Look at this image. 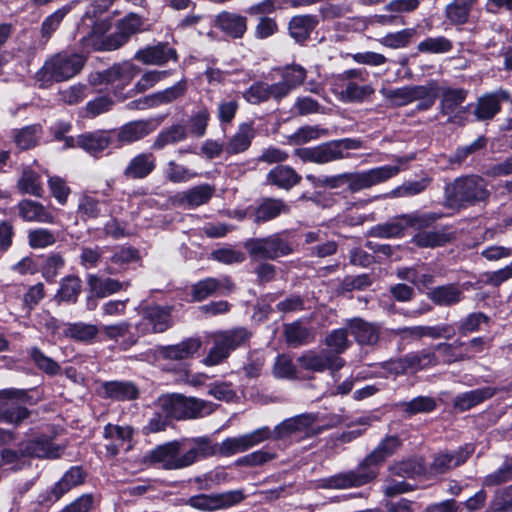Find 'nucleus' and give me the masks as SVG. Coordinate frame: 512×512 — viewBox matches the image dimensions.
I'll list each match as a JSON object with an SVG mask.
<instances>
[{
	"instance_id": "23",
	"label": "nucleus",
	"mask_w": 512,
	"mask_h": 512,
	"mask_svg": "<svg viewBox=\"0 0 512 512\" xmlns=\"http://www.w3.org/2000/svg\"><path fill=\"white\" fill-rule=\"evenodd\" d=\"M157 167V158L152 152H141L133 156L123 171L127 180H142L151 175Z\"/></svg>"
},
{
	"instance_id": "45",
	"label": "nucleus",
	"mask_w": 512,
	"mask_h": 512,
	"mask_svg": "<svg viewBox=\"0 0 512 512\" xmlns=\"http://www.w3.org/2000/svg\"><path fill=\"white\" fill-rule=\"evenodd\" d=\"M501 111V103L495 94H485L478 98L474 115L477 121L491 120Z\"/></svg>"
},
{
	"instance_id": "39",
	"label": "nucleus",
	"mask_w": 512,
	"mask_h": 512,
	"mask_svg": "<svg viewBox=\"0 0 512 512\" xmlns=\"http://www.w3.org/2000/svg\"><path fill=\"white\" fill-rule=\"evenodd\" d=\"M66 261L60 252H51L39 256V272L49 284H54L59 271L65 267Z\"/></svg>"
},
{
	"instance_id": "17",
	"label": "nucleus",
	"mask_w": 512,
	"mask_h": 512,
	"mask_svg": "<svg viewBox=\"0 0 512 512\" xmlns=\"http://www.w3.org/2000/svg\"><path fill=\"white\" fill-rule=\"evenodd\" d=\"M134 59L145 65L164 66L169 61L178 62L179 54L169 42L159 41L155 45H146L137 50Z\"/></svg>"
},
{
	"instance_id": "14",
	"label": "nucleus",
	"mask_w": 512,
	"mask_h": 512,
	"mask_svg": "<svg viewBox=\"0 0 512 512\" xmlns=\"http://www.w3.org/2000/svg\"><path fill=\"white\" fill-rule=\"evenodd\" d=\"M205 402L181 394L170 395L163 403L167 416L176 420L196 419L203 416Z\"/></svg>"
},
{
	"instance_id": "5",
	"label": "nucleus",
	"mask_w": 512,
	"mask_h": 512,
	"mask_svg": "<svg viewBox=\"0 0 512 512\" xmlns=\"http://www.w3.org/2000/svg\"><path fill=\"white\" fill-rule=\"evenodd\" d=\"M271 436V429L268 426L260 427L250 433L238 437H227L220 444L213 443L208 436L198 437L199 452L201 460L212 456L230 457L240 452L247 451L268 440Z\"/></svg>"
},
{
	"instance_id": "2",
	"label": "nucleus",
	"mask_w": 512,
	"mask_h": 512,
	"mask_svg": "<svg viewBox=\"0 0 512 512\" xmlns=\"http://www.w3.org/2000/svg\"><path fill=\"white\" fill-rule=\"evenodd\" d=\"M489 197L486 180L480 175L470 174L445 185L443 204L448 209L462 211L487 201Z\"/></svg>"
},
{
	"instance_id": "62",
	"label": "nucleus",
	"mask_w": 512,
	"mask_h": 512,
	"mask_svg": "<svg viewBox=\"0 0 512 512\" xmlns=\"http://www.w3.org/2000/svg\"><path fill=\"white\" fill-rule=\"evenodd\" d=\"M416 34L415 28H405L394 33H388L380 39V43L391 49L404 48L409 45L412 37Z\"/></svg>"
},
{
	"instance_id": "22",
	"label": "nucleus",
	"mask_w": 512,
	"mask_h": 512,
	"mask_svg": "<svg viewBox=\"0 0 512 512\" xmlns=\"http://www.w3.org/2000/svg\"><path fill=\"white\" fill-rule=\"evenodd\" d=\"M319 17L315 14H300L291 17L288 22L289 36L299 45H305L311 34L319 25Z\"/></svg>"
},
{
	"instance_id": "44",
	"label": "nucleus",
	"mask_w": 512,
	"mask_h": 512,
	"mask_svg": "<svg viewBox=\"0 0 512 512\" xmlns=\"http://www.w3.org/2000/svg\"><path fill=\"white\" fill-rule=\"evenodd\" d=\"M468 90L464 88L445 87L442 89L440 100V113L450 115L466 100Z\"/></svg>"
},
{
	"instance_id": "40",
	"label": "nucleus",
	"mask_w": 512,
	"mask_h": 512,
	"mask_svg": "<svg viewBox=\"0 0 512 512\" xmlns=\"http://www.w3.org/2000/svg\"><path fill=\"white\" fill-rule=\"evenodd\" d=\"M426 465L423 458H408L395 462L389 467L392 475L415 479L426 474Z\"/></svg>"
},
{
	"instance_id": "56",
	"label": "nucleus",
	"mask_w": 512,
	"mask_h": 512,
	"mask_svg": "<svg viewBox=\"0 0 512 512\" xmlns=\"http://www.w3.org/2000/svg\"><path fill=\"white\" fill-rule=\"evenodd\" d=\"M87 477V472L81 465L71 466L56 482L64 494L73 488L82 485Z\"/></svg>"
},
{
	"instance_id": "8",
	"label": "nucleus",
	"mask_w": 512,
	"mask_h": 512,
	"mask_svg": "<svg viewBox=\"0 0 512 512\" xmlns=\"http://www.w3.org/2000/svg\"><path fill=\"white\" fill-rule=\"evenodd\" d=\"M244 248L253 260H276L293 252L291 243L275 233L263 238H249Z\"/></svg>"
},
{
	"instance_id": "18",
	"label": "nucleus",
	"mask_w": 512,
	"mask_h": 512,
	"mask_svg": "<svg viewBox=\"0 0 512 512\" xmlns=\"http://www.w3.org/2000/svg\"><path fill=\"white\" fill-rule=\"evenodd\" d=\"M302 175L291 165H275L265 175L264 185L290 192L302 182Z\"/></svg>"
},
{
	"instance_id": "48",
	"label": "nucleus",
	"mask_w": 512,
	"mask_h": 512,
	"mask_svg": "<svg viewBox=\"0 0 512 512\" xmlns=\"http://www.w3.org/2000/svg\"><path fill=\"white\" fill-rule=\"evenodd\" d=\"M214 191V187L210 184L197 185L184 192L181 200L189 207H198L208 203Z\"/></svg>"
},
{
	"instance_id": "6",
	"label": "nucleus",
	"mask_w": 512,
	"mask_h": 512,
	"mask_svg": "<svg viewBox=\"0 0 512 512\" xmlns=\"http://www.w3.org/2000/svg\"><path fill=\"white\" fill-rule=\"evenodd\" d=\"M252 332L246 327H233L213 334V346L203 360L206 366H216L229 358L232 352L249 344Z\"/></svg>"
},
{
	"instance_id": "60",
	"label": "nucleus",
	"mask_w": 512,
	"mask_h": 512,
	"mask_svg": "<svg viewBox=\"0 0 512 512\" xmlns=\"http://www.w3.org/2000/svg\"><path fill=\"white\" fill-rule=\"evenodd\" d=\"M402 220V214L394 217L391 221L378 224L374 228V236L380 238H400L405 236L406 229Z\"/></svg>"
},
{
	"instance_id": "21",
	"label": "nucleus",
	"mask_w": 512,
	"mask_h": 512,
	"mask_svg": "<svg viewBox=\"0 0 512 512\" xmlns=\"http://www.w3.org/2000/svg\"><path fill=\"white\" fill-rule=\"evenodd\" d=\"M214 27L232 39H241L248 29L247 18L224 10L215 16Z\"/></svg>"
},
{
	"instance_id": "20",
	"label": "nucleus",
	"mask_w": 512,
	"mask_h": 512,
	"mask_svg": "<svg viewBox=\"0 0 512 512\" xmlns=\"http://www.w3.org/2000/svg\"><path fill=\"white\" fill-rule=\"evenodd\" d=\"M291 207L282 198L263 197L259 200L254 209L253 222L263 224L272 221L281 215H287Z\"/></svg>"
},
{
	"instance_id": "41",
	"label": "nucleus",
	"mask_w": 512,
	"mask_h": 512,
	"mask_svg": "<svg viewBox=\"0 0 512 512\" xmlns=\"http://www.w3.org/2000/svg\"><path fill=\"white\" fill-rule=\"evenodd\" d=\"M42 132V125L39 123L27 125L14 130L13 140L20 150H30L38 145Z\"/></svg>"
},
{
	"instance_id": "50",
	"label": "nucleus",
	"mask_w": 512,
	"mask_h": 512,
	"mask_svg": "<svg viewBox=\"0 0 512 512\" xmlns=\"http://www.w3.org/2000/svg\"><path fill=\"white\" fill-rule=\"evenodd\" d=\"M430 177H423L419 180L406 181L402 185L395 187L386 194L388 198L410 197L424 192L431 183Z\"/></svg>"
},
{
	"instance_id": "61",
	"label": "nucleus",
	"mask_w": 512,
	"mask_h": 512,
	"mask_svg": "<svg viewBox=\"0 0 512 512\" xmlns=\"http://www.w3.org/2000/svg\"><path fill=\"white\" fill-rule=\"evenodd\" d=\"M273 373L279 379L297 380L299 378L297 368L292 358L287 354L276 357Z\"/></svg>"
},
{
	"instance_id": "11",
	"label": "nucleus",
	"mask_w": 512,
	"mask_h": 512,
	"mask_svg": "<svg viewBox=\"0 0 512 512\" xmlns=\"http://www.w3.org/2000/svg\"><path fill=\"white\" fill-rule=\"evenodd\" d=\"M400 166L383 165L362 172L347 173V186L356 193L372 186L384 183L400 173Z\"/></svg>"
},
{
	"instance_id": "49",
	"label": "nucleus",
	"mask_w": 512,
	"mask_h": 512,
	"mask_svg": "<svg viewBox=\"0 0 512 512\" xmlns=\"http://www.w3.org/2000/svg\"><path fill=\"white\" fill-rule=\"evenodd\" d=\"M490 317L484 312H472L457 322V333L460 336H468L471 333L480 331L481 325H488Z\"/></svg>"
},
{
	"instance_id": "63",
	"label": "nucleus",
	"mask_w": 512,
	"mask_h": 512,
	"mask_svg": "<svg viewBox=\"0 0 512 512\" xmlns=\"http://www.w3.org/2000/svg\"><path fill=\"white\" fill-rule=\"evenodd\" d=\"M134 436L133 427L126 425L120 426L112 423H107L103 428V437L105 439L114 440L120 445H124L126 442H131Z\"/></svg>"
},
{
	"instance_id": "10",
	"label": "nucleus",
	"mask_w": 512,
	"mask_h": 512,
	"mask_svg": "<svg viewBox=\"0 0 512 512\" xmlns=\"http://www.w3.org/2000/svg\"><path fill=\"white\" fill-rule=\"evenodd\" d=\"M246 495L242 489L229 490L221 493L197 494L188 498L187 505L203 511L215 512L218 510L229 509L244 501Z\"/></svg>"
},
{
	"instance_id": "38",
	"label": "nucleus",
	"mask_w": 512,
	"mask_h": 512,
	"mask_svg": "<svg viewBox=\"0 0 512 512\" xmlns=\"http://www.w3.org/2000/svg\"><path fill=\"white\" fill-rule=\"evenodd\" d=\"M348 327L351 335L360 345H373L379 340L378 329L361 318L351 319Z\"/></svg>"
},
{
	"instance_id": "13",
	"label": "nucleus",
	"mask_w": 512,
	"mask_h": 512,
	"mask_svg": "<svg viewBox=\"0 0 512 512\" xmlns=\"http://www.w3.org/2000/svg\"><path fill=\"white\" fill-rule=\"evenodd\" d=\"M171 307L149 305L143 308L141 320L136 325L140 335L163 333L173 325Z\"/></svg>"
},
{
	"instance_id": "27",
	"label": "nucleus",
	"mask_w": 512,
	"mask_h": 512,
	"mask_svg": "<svg viewBox=\"0 0 512 512\" xmlns=\"http://www.w3.org/2000/svg\"><path fill=\"white\" fill-rule=\"evenodd\" d=\"M101 389L103 398L118 402L136 400L140 395L139 388L132 381H105L102 383Z\"/></svg>"
},
{
	"instance_id": "58",
	"label": "nucleus",
	"mask_w": 512,
	"mask_h": 512,
	"mask_svg": "<svg viewBox=\"0 0 512 512\" xmlns=\"http://www.w3.org/2000/svg\"><path fill=\"white\" fill-rule=\"evenodd\" d=\"M70 10L71 6L65 5L45 17L40 28L41 37L46 41L49 40Z\"/></svg>"
},
{
	"instance_id": "57",
	"label": "nucleus",
	"mask_w": 512,
	"mask_h": 512,
	"mask_svg": "<svg viewBox=\"0 0 512 512\" xmlns=\"http://www.w3.org/2000/svg\"><path fill=\"white\" fill-rule=\"evenodd\" d=\"M453 49V43L445 36L427 37L417 45L420 53L426 54H443Z\"/></svg>"
},
{
	"instance_id": "43",
	"label": "nucleus",
	"mask_w": 512,
	"mask_h": 512,
	"mask_svg": "<svg viewBox=\"0 0 512 512\" xmlns=\"http://www.w3.org/2000/svg\"><path fill=\"white\" fill-rule=\"evenodd\" d=\"M186 127L181 124H173L168 128L161 130L151 145V149L159 151L169 144H176L187 138Z\"/></svg>"
},
{
	"instance_id": "32",
	"label": "nucleus",
	"mask_w": 512,
	"mask_h": 512,
	"mask_svg": "<svg viewBox=\"0 0 512 512\" xmlns=\"http://www.w3.org/2000/svg\"><path fill=\"white\" fill-rule=\"evenodd\" d=\"M81 292V278L74 274L66 275L59 282V288L54 295V301L59 305H73L78 302Z\"/></svg>"
},
{
	"instance_id": "51",
	"label": "nucleus",
	"mask_w": 512,
	"mask_h": 512,
	"mask_svg": "<svg viewBox=\"0 0 512 512\" xmlns=\"http://www.w3.org/2000/svg\"><path fill=\"white\" fill-rule=\"evenodd\" d=\"M328 134V129L320 126L305 125L299 127L293 134L288 137L291 145L302 146L310 141L317 140Z\"/></svg>"
},
{
	"instance_id": "36",
	"label": "nucleus",
	"mask_w": 512,
	"mask_h": 512,
	"mask_svg": "<svg viewBox=\"0 0 512 512\" xmlns=\"http://www.w3.org/2000/svg\"><path fill=\"white\" fill-rule=\"evenodd\" d=\"M128 76L125 74L120 64H114L111 67L96 73L93 84H114L118 82L113 94L118 100L126 99V96L118 90L123 89L128 84Z\"/></svg>"
},
{
	"instance_id": "53",
	"label": "nucleus",
	"mask_w": 512,
	"mask_h": 512,
	"mask_svg": "<svg viewBox=\"0 0 512 512\" xmlns=\"http://www.w3.org/2000/svg\"><path fill=\"white\" fill-rule=\"evenodd\" d=\"M276 70L280 73L282 81L292 90L301 86L307 77L306 69L296 63L285 65Z\"/></svg>"
},
{
	"instance_id": "28",
	"label": "nucleus",
	"mask_w": 512,
	"mask_h": 512,
	"mask_svg": "<svg viewBox=\"0 0 512 512\" xmlns=\"http://www.w3.org/2000/svg\"><path fill=\"white\" fill-rule=\"evenodd\" d=\"M450 228L451 226L445 225L441 230H426L415 233L411 242L418 248L444 247L455 239L454 233L448 231Z\"/></svg>"
},
{
	"instance_id": "1",
	"label": "nucleus",
	"mask_w": 512,
	"mask_h": 512,
	"mask_svg": "<svg viewBox=\"0 0 512 512\" xmlns=\"http://www.w3.org/2000/svg\"><path fill=\"white\" fill-rule=\"evenodd\" d=\"M402 446L398 435H386L378 445L367 454L356 469L331 475L320 480L324 489H347L361 487L373 482L380 473L386 460L392 457Z\"/></svg>"
},
{
	"instance_id": "25",
	"label": "nucleus",
	"mask_w": 512,
	"mask_h": 512,
	"mask_svg": "<svg viewBox=\"0 0 512 512\" xmlns=\"http://www.w3.org/2000/svg\"><path fill=\"white\" fill-rule=\"evenodd\" d=\"M54 438L40 434L24 442V452L29 458L56 459L60 457V446L54 443Z\"/></svg>"
},
{
	"instance_id": "12",
	"label": "nucleus",
	"mask_w": 512,
	"mask_h": 512,
	"mask_svg": "<svg viewBox=\"0 0 512 512\" xmlns=\"http://www.w3.org/2000/svg\"><path fill=\"white\" fill-rule=\"evenodd\" d=\"M78 149L94 159L112 154L116 148H114L111 129H96L79 134Z\"/></svg>"
},
{
	"instance_id": "54",
	"label": "nucleus",
	"mask_w": 512,
	"mask_h": 512,
	"mask_svg": "<svg viewBox=\"0 0 512 512\" xmlns=\"http://www.w3.org/2000/svg\"><path fill=\"white\" fill-rule=\"evenodd\" d=\"M373 280L370 274L363 273L356 276L346 275L336 288L338 295H345L354 290L363 291L370 287Z\"/></svg>"
},
{
	"instance_id": "59",
	"label": "nucleus",
	"mask_w": 512,
	"mask_h": 512,
	"mask_svg": "<svg viewBox=\"0 0 512 512\" xmlns=\"http://www.w3.org/2000/svg\"><path fill=\"white\" fill-rule=\"evenodd\" d=\"M284 336L286 342L291 346L304 345L309 342L310 330L300 321H295L285 325Z\"/></svg>"
},
{
	"instance_id": "26",
	"label": "nucleus",
	"mask_w": 512,
	"mask_h": 512,
	"mask_svg": "<svg viewBox=\"0 0 512 512\" xmlns=\"http://www.w3.org/2000/svg\"><path fill=\"white\" fill-rule=\"evenodd\" d=\"M435 306L453 307L464 299L463 290L457 283H448L430 288L426 293Z\"/></svg>"
},
{
	"instance_id": "42",
	"label": "nucleus",
	"mask_w": 512,
	"mask_h": 512,
	"mask_svg": "<svg viewBox=\"0 0 512 512\" xmlns=\"http://www.w3.org/2000/svg\"><path fill=\"white\" fill-rule=\"evenodd\" d=\"M27 354L38 370L49 377H55L62 372L60 364L53 358L47 356L38 346L27 350Z\"/></svg>"
},
{
	"instance_id": "64",
	"label": "nucleus",
	"mask_w": 512,
	"mask_h": 512,
	"mask_svg": "<svg viewBox=\"0 0 512 512\" xmlns=\"http://www.w3.org/2000/svg\"><path fill=\"white\" fill-rule=\"evenodd\" d=\"M142 18L136 13H129L116 23V30L129 42L131 37L141 31Z\"/></svg>"
},
{
	"instance_id": "31",
	"label": "nucleus",
	"mask_w": 512,
	"mask_h": 512,
	"mask_svg": "<svg viewBox=\"0 0 512 512\" xmlns=\"http://www.w3.org/2000/svg\"><path fill=\"white\" fill-rule=\"evenodd\" d=\"M495 394L496 389L492 387H482L460 393L453 399V408L462 413L492 398Z\"/></svg>"
},
{
	"instance_id": "35",
	"label": "nucleus",
	"mask_w": 512,
	"mask_h": 512,
	"mask_svg": "<svg viewBox=\"0 0 512 512\" xmlns=\"http://www.w3.org/2000/svg\"><path fill=\"white\" fill-rule=\"evenodd\" d=\"M63 337L76 343L92 344L95 342L99 333V328L95 324L79 322H68L64 324Z\"/></svg>"
},
{
	"instance_id": "24",
	"label": "nucleus",
	"mask_w": 512,
	"mask_h": 512,
	"mask_svg": "<svg viewBox=\"0 0 512 512\" xmlns=\"http://www.w3.org/2000/svg\"><path fill=\"white\" fill-rule=\"evenodd\" d=\"M314 421L315 418L311 414L306 413L287 418L271 430L269 439L275 441L284 440L296 433L305 432L312 427Z\"/></svg>"
},
{
	"instance_id": "52",
	"label": "nucleus",
	"mask_w": 512,
	"mask_h": 512,
	"mask_svg": "<svg viewBox=\"0 0 512 512\" xmlns=\"http://www.w3.org/2000/svg\"><path fill=\"white\" fill-rule=\"evenodd\" d=\"M32 415V411L23 405H12L0 408V422L11 424L15 428L24 424Z\"/></svg>"
},
{
	"instance_id": "9",
	"label": "nucleus",
	"mask_w": 512,
	"mask_h": 512,
	"mask_svg": "<svg viewBox=\"0 0 512 512\" xmlns=\"http://www.w3.org/2000/svg\"><path fill=\"white\" fill-rule=\"evenodd\" d=\"M164 115L129 121L118 128H112L114 148L121 149L150 135L162 124Z\"/></svg>"
},
{
	"instance_id": "3",
	"label": "nucleus",
	"mask_w": 512,
	"mask_h": 512,
	"mask_svg": "<svg viewBox=\"0 0 512 512\" xmlns=\"http://www.w3.org/2000/svg\"><path fill=\"white\" fill-rule=\"evenodd\" d=\"M192 444L185 452L181 453L185 446V440H173L149 451L145 460L149 464L159 465L164 470H179L189 467L201 460L198 437L190 440Z\"/></svg>"
},
{
	"instance_id": "19",
	"label": "nucleus",
	"mask_w": 512,
	"mask_h": 512,
	"mask_svg": "<svg viewBox=\"0 0 512 512\" xmlns=\"http://www.w3.org/2000/svg\"><path fill=\"white\" fill-rule=\"evenodd\" d=\"M253 120L241 122L236 132L225 142V153L228 156L238 155L249 150L257 136Z\"/></svg>"
},
{
	"instance_id": "37",
	"label": "nucleus",
	"mask_w": 512,
	"mask_h": 512,
	"mask_svg": "<svg viewBox=\"0 0 512 512\" xmlns=\"http://www.w3.org/2000/svg\"><path fill=\"white\" fill-rule=\"evenodd\" d=\"M89 293L99 298H106L123 289V283L110 277L101 278L96 274H88L86 277Z\"/></svg>"
},
{
	"instance_id": "15",
	"label": "nucleus",
	"mask_w": 512,
	"mask_h": 512,
	"mask_svg": "<svg viewBox=\"0 0 512 512\" xmlns=\"http://www.w3.org/2000/svg\"><path fill=\"white\" fill-rule=\"evenodd\" d=\"M299 366L307 371L322 373L326 370L337 372L345 365V360L333 354L329 350H321L319 353L307 351L297 358Z\"/></svg>"
},
{
	"instance_id": "46",
	"label": "nucleus",
	"mask_w": 512,
	"mask_h": 512,
	"mask_svg": "<svg viewBox=\"0 0 512 512\" xmlns=\"http://www.w3.org/2000/svg\"><path fill=\"white\" fill-rule=\"evenodd\" d=\"M211 114L206 106L200 107L197 111H193L187 120V134L196 138L204 137L207 133V128Z\"/></svg>"
},
{
	"instance_id": "33",
	"label": "nucleus",
	"mask_w": 512,
	"mask_h": 512,
	"mask_svg": "<svg viewBox=\"0 0 512 512\" xmlns=\"http://www.w3.org/2000/svg\"><path fill=\"white\" fill-rule=\"evenodd\" d=\"M201 344L198 338H187L178 344L160 347L159 355L165 360H185L193 357L200 349Z\"/></svg>"
},
{
	"instance_id": "30",
	"label": "nucleus",
	"mask_w": 512,
	"mask_h": 512,
	"mask_svg": "<svg viewBox=\"0 0 512 512\" xmlns=\"http://www.w3.org/2000/svg\"><path fill=\"white\" fill-rule=\"evenodd\" d=\"M16 207L19 217L25 222L54 223V215L40 202L22 199Z\"/></svg>"
},
{
	"instance_id": "4",
	"label": "nucleus",
	"mask_w": 512,
	"mask_h": 512,
	"mask_svg": "<svg viewBox=\"0 0 512 512\" xmlns=\"http://www.w3.org/2000/svg\"><path fill=\"white\" fill-rule=\"evenodd\" d=\"M86 62L87 56L81 53H56L35 73V80L41 88H48L54 83L67 81L79 74Z\"/></svg>"
},
{
	"instance_id": "16",
	"label": "nucleus",
	"mask_w": 512,
	"mask_h": 512,
	"mask_svg": "<svg viewBox=\"0 0 512 512\" xmlns=\"http://www.w3.org/2000/svg\"><path fill=\"white\" fill-rule=\"evenodd\" d=\"M234 289L235 284L230 277H206L191 285L189 295L192 302H202L212 296H228Z\"/></svg>"
},
{
	"instance_id": "7",
	"label": "nucleus",
	"mask_w": 512,
	"mask_h": 512,
	"mask_svg": "<svg viewBox=\"0 0 512 512\" xmlns=\"http://www.w3.org/2000/svg\"><path fill=\"white\" fill-rule=\"evenodd\" d=\"M359 148H361V140L342 138L330 140L313 147L296 148L294 155L303 163L325 164L348 156V154H344V151Z\"/></svg>"
},
{
	"instance_id": "29",
	"label": "nucleus",
	"mask_w": 512,
	"mask_h": 512,
	"mask_svg": "<svg viewBox=\"0 0 512 512\" xmlns=\"http://www.w3.org/2000/svg\"><path fill=\"white\" fill-rule=\"evenodd\" d=\"M445 216L443 212L423 211L420 209L402 214L406 231L411 229L416 233L434 228L435 223Z\"/></svg>"
},
{
	"instance_id": "34",
	"label": "nucleus",
	"mask_w": 512,
	"mask_h": 512,
	"mask_svg": "<svg viewBox=\"0 0 512 512\" xmlns=\"http://www.w3.org/2000/svg\"><path fill=\"white\" fill-rule=\"evenodd\" d=\"M477 2L478 0H452L444 8L446 20L452 26L467 24Z\"/></svg>"
},
{
	"instance_id": "55",
	"label": "nucleus",
	"mask_w": 512,
	"mask_h": 512,
	"mask_svg": "<svg viewBox=\"0 0 512 512\" xmlns=\"http://www.w3.org/2000/svg\"><path fill=\"white\" fill-rule=\"evenodd\" d=\"M21 194H29L35 197H42L43 187L40 175L32 170H25L17 182Z\"/></svg>"
},
{
	"instance_id": "47",
	"label": "nucleus",
	"mask_w": 512,
	"mask_h": 512,
	"mask_svg": "<svg viewBox=\"0 0 512 512\" xmlns=\"http://www.w3.org/2000/svg\"><path fill=\"white\" fill-rule=\"evenodd\" d=\"M401 411L407 417H412L419 413H430L437 408L436 400L430 396H417L410 401H404L399 404Z\"/></svg>"
}]
</instances>
